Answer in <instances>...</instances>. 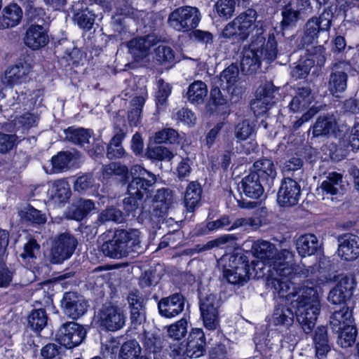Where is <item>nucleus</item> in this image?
Wrapping results in <instances>:
<instances>
[{"label": "nucleus", "instance_id": "1", "mask_svg": "<svg viewBox=\"0 0 359 359\" xmlns=\"http://www.w3.org/2000/svg\"><path fill=\"white\" fill-rule=\"evenodd\" d=\"M292 310L287 304H278L274 306L271 323L275 327L288 329L294 323V316L306 334H311L320 311V301L318 291L314 287H306L294 302Z\"/></svg>", "mask_w": 359, "mask_h": 359}, {"label": "nucleus", "instance_id": "2", "mask_svg": "<svg viewBox=\"0 0 359 359\" xmlns=\"http://www.w3.org/2000/svg\"><path fill=\"white\" fill-rule=\"evenodd\" d=\"M252 168L238 184V191L241 198L237 203L241 208H255L256 203L247 201L243 196L252 200L261 199L265 189L270 191L277 175L274 163L270 158H262L256 161Z\"/></svg>", "mask_w": 359, "mask_h": 359}, {"label": "nucleus", "instance_id": "3", "mask_svg": "<svg viewBox=\"0 0 359 359\" xmlns=\"http://www.w3.org/2000/svg\"><path fill=\"white\" fill-rule=\"evenodd\" d=\"M238 79L239 69L235 63L226 67L219 76L215 78V82L218 83L219 86H213L210 89L207 109L211 114L223 116L224 118L229 115L228 98L221 90L226 91L231 101L238 102L243 95L242 88L238 85Z\"/></svg>", "mask_w": 359, "mask_h": 359}, {"label": "nucleus", "instance_id": "4", "mask_svg": "<svg viewBox=\"0 0 359 359\" xmlns=\"http://www.w3.org/2000/svg\"><path fill=\"white\" fill-rule=\"evenodd\" d=\"M223 276L226 281L233 285H243L251 277H257V268L260 262L253 259L250 250L236 248L231 253L222 258Z\"/></svg>", "mask_w": 359, "mask_h": 359}, {"label": "nucleus", "instance_id": "5", "mask_svg": "<svg viewBox=\"0 0 359 359\" xmlns=\"http://www.w3.org/2000/svg\"><path fill=\"white\" fill-rule=\"evenodd\" d=\"M141 232L136 229H116L102 235V243L99 250L111 259L126 257L131 252H142Z\"/></svg>", "mask_w": 359, "mask_h": 359}, {"label": "nucleus", "instance_id": "6", "mask_svg": "<svg viewBox=\"0 0 359 359\" xmlns=\"http://www.w3.org/2000/svg\"><path fill=\"white\" fill-rule=\"evenodd\" d=\"M278 54V43L273 33L269 34L267 40L263 34H258L248 48L243 50L241 68L243 74L252 75L262 65V59L273 61Z\"/></svg>", "mask_w": 359, "mask_h": 359}, {"label": "nucleus", "instance_id": "7", "mask_svg": "<svg viewBox=\"0 0 359 359\" xmlns=\"http://www.w3.org/2000/svg\"><path fill=\"white\" fill-rule=\"evenodd\" d=\"M257 18V11L248 8L241 13L232 21L227 23L218 36L221 47H232L233 51H239L241 45L248 40L255 29Z\"/></svg>", "mask_w": 359, "mask_h": 359}, {"label": "nucleus", "instance_id": "8", "mask_svg": "<svg viewBox=\"0 0 359 359\" xmlns=\"http://www.w3.org/2000/svg\"><path fill=\"white\" fill-rule=\"evenodd\" d=\"M353 322L350 308L334 310L330 317V329L338 334L337 343L342 348L351 347L355 342L358 330Z\"/></svg>", "mask_w": 359, "mask_h": 359}, {"label": "nucleus", "instance_id": "9", "mask_svg": "<svg viewBox=\"0 0 359 359\" xmlns=\"http://www.w3.org/2000/svg\"><path fill=\"white\" fill-rule=\"evenodd\" d=\"M132 177L127 186L128 194L135 196L144 201L153 197L157 177L140 165L131 168Z\"/></svg>", "mask_w": 359, "mask_h": 359}, {"label": "nucleus", "instance_id": "10", "mask_svg": "<svg viewBox=\"0 0 359 359\" xmlns=\"http://www.w3.org/2000/svg\"><path fill=\"white\" fill-rule=\"evenodd\" d=\"M356 277L353 273L342 274L334 287L330 291L328 300L330 303L339 306V309L350 308L348 303L351 300L357 288Z\"/></svg>", "mask_w": 359, "mask_h": 359}, {"label": "nucleus", "instance_id": "11", "mask_svg": "<svg viewBox=\"0 0 359 359\" xmlns=\"http://www.w3.org/2000/svg\"><path fill=\"white\" fill-rule=\"evenodd\" d=\"M200 20L201 13L198 8L182 6L170 13L168 23L176 31L189 32L198 27Z\"/></svg>", "mask_w": 359, "mask_h": 359}, {"label": "nucleus", "instance_id": "12", "mask_svg": "<svg viewBox=\"0 0 359 359\" xmlns=\"http://www.w3.org/2000/svg\"><path fill=\"white\" fill-rule=\"evenodd\" d=\"M301 194L299 183L291 177H284L277 193V203L282 208L294 207L298 204Z\"/></svg>", "mask_w": 359, "mask_h": 359}, {"label": "nucleus", "instance_id": "13", "mask_svg": "<svg viewBox=\"0 0 359 359\" xmlns=\"http://www.w3.org/2000/svg\"><path fill=\"white\" fill-rule=\"evenodd\" d=\"M219 306L214 294H207L199 300V310L204 327L215 331L219 326Z\"/></svg>", "mask_w": 359, "mask_h": 359}, {"label": "nucleus", "instance_id": "14", "mask_svg": "<svg viewBox=\"0 0 359 359\" xmlns=\"http://www.w3.org/2000/svg\"><path fill=\"white\" fill-rule=\"evenodd\" d=\"M332 21L320 15L319 17H312L307 20L304 25L302 42L304 46L312 45L317 43L320 32L329 31Z\"/></svg>", "mask_w": 359, "mask_h": 359}, {"label": "nucleus", "instance_id": "15", "mask_svg": "<svg viewBox=\"0 0 359 359\" xmlns=\"http://www.w3.org/2000/svg\"><path fill=\"white\" fill-rule=\"evenodd\" d=\"M288 258H292L291 252L288 250H280L276 259L271 262L270 273H273L274 271L277 278L292 280L296 276V265L290 263Z\"/></svg>", "mask_w": 359, "mask_h": 359}, {"label": "nucleus", "instance_id": "16", "mask_svg": "<svg viewBox=\"0 0 359 359\" xmlns=\"http://www.w3.org/2000/svg\"><path fill=\"white\" fill-rule=\"evenodd\" d=\"M73 13L72 20L84 32L90 31L95 22L97 14L83 1H78L70 8Z\"/></svg>", "mask_w": 359, "mask_h": 359}, {"label": "nucleus", "instance_id": "17", "mask_svg": "<svg viewBox=\"0 0 359 359\" xmlns=\"http://www.w3.org/2000/svg\"><path fill=\"white\" fill-rule=\"evenodd\" d=\"M185 302L186 299L181 292L163 297L158 303L159 314L166 318H174L184 311Z\"/></svg>", "mask_w": 359, "mask_h": 359}, {"label": "nucleus", "instance_id": "18", "mask_svg": "<svg viewBox=\"0 0 359 359\" xmlns=\"http://www.w3.org/2000/svg\"><path fill=\"white\" fill-rule=\"evenodd\" d=\"M206 353V339L202 328H191L189 332L185 355L190 358H198Z\"/></svg>", "mask_w": 359, "mask_h": 359}, {"label": "nucleus", "instance_id": "19", "mask_svg": "<svg viewBox=\"0 0 359 359\" xmlns=\"http://www.w3.org/2000/svg\"><path fill=\"white\" fill-rule=\"evenodd\" d=\"M132 177L131 170L119 162H111L103 165L100 171L102 181L116 180L122 185L128 184Z\"/></svg>", "mask_w": 359, "mask_h": 359}, {"label": "nucleus", "instance_id": "20", "mask_svg": "<svg viewBox=\"0 0 359 359\" xmlns=\"http://www.w3.org/2000/svg\"><path fill=\"white\" fill-rule=\"evenodd\" d=\"M338 253L341 259L352 262L359 257V236L344 233L338 237Z\"/></svg>", "mask_w": 359, "mask_h": 359}, {"label": "nucleus", "instance_id": "21", "mask_svg": "<svg viewBox=\"0 0 359 359\" xmlns=\"http://www.w3.org/2000/svg\"><path fill=\"white\" fill-rule=\"evenodd\" d=\"M48 28L42 25H29L24 37L25 44L36 50L45 47L49 42Z\"/></svg>", "mask_w": 359, "mask_h": 359}, {"label": "nucleus", "instance_id": "22", "mask_svg": "<svg viewBox=\"0 0 359 359\" xmlns=\"http://www.w3.org/2000/svg\"><path fill=\"white\" fill-rule=\"evenodd\" d=\"M100 322L107 331L115 332L125 325V316L117 306H109L101 310Z\"/></svg>", "mask_w": 359, "mask_h": 359}, {"label": "nucleus", "instance_id": "23", "mask_svg": "<svg viewBox=\"0 0 359 359\" xmlns=\"http://www.w3.org/2000/svg\"><path fill=\"white\" fill-rule=\"evenodd\" d=\"M347 64L344 62L333 65L328 81V88L332 93H342L347 88L348 81Z\"/></svg>", "mask_w": 359, "mask_h": 359}, {"label": "nucleus", "instance_id": "24", "mask_svg": "<svg viewBox=\"0 0 359 359\" xmlns=\"http://www.w3.org/2000/svg\"><path fill=\"white\" fill-rule=\"evenodd\" d=\"M343 179L344 176L340 172L336 171L328 172L320 185L323 195L332 198L344 195L346 187Z\"/></svg>", "mask_w": 359, "mask_h": 359}, {"label": "nucleus", "instance_id": "25", "mask_svg": "<svg viewBox=\"0 0 359 359\" xmlns=\"http://www.w3.org/2000/svg\"><path fill=\"white\" fill-rule=\"evenodd\" d=\"M156 43V36L154 34H147L144 36L132 39L127 42L128 52L133 55L135 60H139L147 56L150 48Z\"/></svg>", "mask_w": 359, "mask_h": 359}, {"label": "nucleus", "instance_id": "26", "mask_svg": "<svg viewBox=\"0 0 359 359\" xmlns=\"http://www.w3.org/2000/svg\"><path fill=\"white\" fill-rule=\"evenodd\" d=\"M62 327L65 333L57 332L55 334V341L59 346L52 343L44 346L41 350V359H62V353L67 349V344L65 343L67 338V322L64 323Z\"/></svg>", "mask_w": 359, "mask_h": 359}, {"label": "nucleus", "instance_id": "27", "mask_svg": "<svg viewBox=\"0 0 359 359\" xmlns=\"http://www.w3.org/2000/svg\"><path fill=\"white\" fill-rule=\"evenodd\" d=\"M313 100L314 96L309 86H298L288 107L290 111L294 113L301 112L305 109L308 110Z\"/></svg>", "mask_w": 359, "mask_h": 359}, {"label": "nucleus", "instance_id": "28", "mask_svg": "<svg viewBox=\"0 0 359 359\" xmlns=\"http://www.w3.org/2000/svg\"><path fill=\"white\" fill-rule=\"evenodd\" d=\"M253 254V259H260L264 264H271V262L276 259L278 252L275 245L267 241L259 240L255 242L250 250Z\"/></svg>", "mask_w": 359, "mask_h": 359}, {"label": "nucleus", "instance_id": "29", "mask_svg": "<svg viewBox=\"0 0 359 359\" xmlns=\"http://www.w3.org/2000/svg\"><path fill=\"white\" fill-rule=\"evenodd\" d=\"M28 72L22 62L9 66L1 78V83L6 88H12L26 80Z\"/></svg>", "mask_w": 359, "mask_h": 359}, {"label": "nucleus", "instance_id": "30", "mask_svg": "<svg viewBox=\"0 0 359 359\" xmlns=\"http://www.w3.org/2000/svg\"><path fill=\"white\" fill-rule=\"evenodd\" d=\"M22 10L17 4L11 3L5 6L0 16V28L2 29L17 26L22 18Z\"/></svg>", "mask_w": 359, "mask_h": 359}, {"label": "nucleus", "instance_id": "31", "mask_svg": "<svg viewBox=\"0 0 359 359\" xmlns=\"http://www.w3.org/2000/svg\"><path fill=\"white\" fill-rule=\"evenodd\" d=\"M202 193L203 188L198 181H191L188 184L184 196V203L187 212L195 211L200 204Z\"/></svg>", "mask_w": 359, "mask_h": 359}, {"label": "nucleus", "instance_id": "32", "mask_svg": "<svg viewBox=\"0 0 359 359\" xmlns=\"http://www.w3.org/2000/svg\"><path fill=\"white\" fill-rule=\"evenodd\" d=\"M296 248L302 257H306L315 255L320 249V245L316 235L306 233L297 240Z\"/></svg>", "mask_w": 359, "mask_h": 359}, {"label": "nucleus", "instance_id": "33", "mask_svg": "<svg viewBox=\"0 0 359 359\" xmlns=\"http://www.w3.org/2000/svg\"><path fill=\"white\" fill-rule=\"evenodd\" d=\"M127 300L130 309V318L133 323L141 324L144 316L141 311L144 309V299L138 290L129 292Z\"/></svg>", "mask_w": 359, "mask_h": 359}, {"label": "nucleus", "instance_id": "34", "mask_svg": "<svg viewBox=\"0 0 359 359\" xmlns=\"http://www.w3.org/2000/svg\"><path fill=\"white\" fill-rule=\"evenodd\" d=\"M67 259V231L55 239L50 253V262L53 264L62 263Z\"/></svg>", "mask_w": 359, "mask_h": 359}, {"label": "nucleus", "instance_id": "35", "mask_svg": "<svg viewBox=\"0 0 359 359\" xmlns=\"http://www.w3.org/2000/svg\"><path fill=\"white\" fill-rule=\"evenodd\" d=\"M313 341L316 349V355L318 358L326 357L330 351L327 336V330L325 326H318L314 332Z\"/></svg>", "mask_w": 359, "mask_h": 359}, {"label": "nucleus", "instance_id": "36", "mask_svg": "<svg viewBox=\"0 0 359 359\" xmlns=\"http://www.w3.org/2000/svg\"><path fill=\"white\" fill-rule=\"evenodd\" d=\"M48 175L62 173L67 170V151H58L43 166Z\"/></svg>", "mask_w": 359, "mask_h": 359}, {"label": "nucleus", "instance_id": "37", "mask_svg": "<svg viewBox=\"0 0 359 359\" xmlns=\"http://www.w3.org/2000/svg\"><path fill=\"white\" fill-rule=\"evenodd\" d=\"M153 203L155 204V209L161 213L168 212L172 204V194L168 188H161L153 194Z\"/></svg>", "mask_w": 359, "mask_h": 359}, {"label": "nucleus", "instance_id": "38", "mask_svg": "<svg viewBox=\"0 0 359 359\" xmlns=\"http://www.w3.org/2000/svg\"><path fill=\"white\" fill-rule=\"evenodd\" d=\"M48 319L45 309H33L27 317L28 327L36 334H39L46 326Z\"/></svg>", "mask_w": 359, "mask_h": 359}, {"label": "nucleus", "instance_id": "39", "mask_svg": "<svg viewBox=\"0 0 359 359\" xmlns=\"http://www.w3.org/2000/svg\"><path fill=\"white\" fill-rule=\"evenodd\" d=\"M207 94L208 88L205 83L202 81H194L188 87L187 97L192 104H202Z\"/></svg>", "mask_w": 359, "mask_h": 359}, {"label": "nucleus", "instance_id": "40", "mask_svg": "<svg viewBox=\"0 0 359 359\" xmlns=\"http://www.w3.org/2000/svg\"><path fill=\"white\" fill-rule=\"evenodd\" d=\"M292 280H286L280 278L273 276V273H269L266 277V284L267 287L272 290L273 293L277 294L280 298L286 297L290 289V283Z\"/></svg>", "mask_w": 359, "mask_h": 359}, {"label": "nucleus", "instance_id": "41", "mask_svg": "<svg viewBox=\"0 0 359 359\" xmlns=\"http://www.w3.org/2000/svg\"><path fill=\"white\" fill-rule=\"evenodd\" d=\"M93 135L92 129L69 126V142L80 147H83L85 144H89V140Z\"/></svg>", "mask_w": 359, "mask_h": 359}, {"label": "nucleus", "instance_id": "42", "mask_svg": "<svg viewBox=\"0 0 359 359\" xmlns=\"http://www.w3.org/2000/svg\"><path fill=\"white\" fill-rule=\"evenodd\" d=\"M292 4L293 0H284V5H283L281 11L282 20L280 22L283 29L295 25L299 18L300 13L298 10L292 8Z\"/></svg>", "mask_w": 359, "mask_h": 359}, {"label": "nucleus", "instance_id": "43", "mask_svg": "<svg viewBox=\"0 0 359 359\" xmlns=\"http://www.w3.org/2000/svg\"><path fill=\"white\" fill-rule=\"evenodd\" d=\"M154 141L158 144H180L182 137L177 130L164 128L154 133Z\"/></svg>", "mask_w": 359, "mask_h": 359}, {"label": "nucleus", "instance_id": "44", "mask_svg": "<svg viewBox=\"0 0 359 359\" xmlns=\"http://www.w3.org/2000/svg\"><path fill=\"white\" fill-rule=\"evenodd\" d=\"M142 348L136 339H130L123 342L121 345L118 359H140Z\"/></svg>", "mask_w": 359, "mask_h": 359}, {"label": "nucleus", "instance_id": "45", "mask_svg": "<svg viewBox=\"0 0 359 359\" xmlns=\"http://www.w3.org/2000/svg\"><path fill=\"white\" fill-rule=\"evenodd\" d=\"M109 39L110 38L108 37V35L104 32L95 34L94 31L93 33L88 34L85 41L86 44L89 46L93 50H95V54L98 55L104 48L109 46Z\"/></svg>", "mask_w": 359, "mask_h": 359}, {"label": "nucleus", "instance_id": "46", "mask_svg": "<svg viewBox=\"0 0 359 359\" xmlns=\"http://www.w3.org/2000/svg\"><path fill=\"white\" fill-rule=\"evenodd\" d=\"M51 198L55 202L63 203L67 202V177L55 180L50 189Z\"/></svg>", "mask_w": 359, "mask_h": 359}, {"label": "nucleus", "instance_id": "47", "mask_svg": "<svg viewBox=\"0 0 359 359\" xmlns=\"http://www.w3.org/2000/svg\"><path fill=\"white\" fill-rule=\"evenodd\" d=\"M334 121L328 116H318L313 126V135L314 137L325 136L333 131Z\"/></svg>", "mask_w": 359, "mask_h": 359}, {"label": "nucleus", "instance_id": "48", "mask_svg": "<svg viewBox=\"0 0 359 359\" xmlns=\"http://www.w3.org/2000/svg\"><path fill=\"white\" fill-rule=\"evenodd\" d=\"M25 16L27 22L29 25L46 26V13L42 8L34 7L29 4L25 8Z\"/></svg>", "mask_w": 359, "mask_h": 359}, {"label": "nucleus", "instance_id": "49", "mask_svg": "<svg viewBox=\"0 0 359 359\" xmlns=\"http://www.w3.org/2000/svg\"><path fill=\"white\" fill-rule=\"evenodd\" d=\"M242 236L240 233L224 234L213 240L208 241L203 247V250H210L214 248H222L225 244L236 245V241L241 240Z\"/></svg>", "mask_w": 359, "mask_h": 359}, {"label": "nucleus", "instance_id": "50", "mask_svg": "<svg viewBox=\"0 0 359 359\" xmlns=\"http://www.w3.org/2000/svg\"><path fill=\"white\" fill-rule=\"evenodd\" d=\"M94 208L95 203L92 200L85 199L81 201L72 214L69 212V219L80 222L86 217Z\"/></svg>", "mask_w": 359, "mask_h": 359}, {"label": "nucleus", "instance_id": "51", "mask_svg": "<svg viewBox=\"0 0 359 359\" xmlns=\"http://www.w3.org/2000/svg\"><path fill=\"white\" fill-rule=\"evenodd\" d=\"M76 300H71L69 297V318L77 320L86 311L88 306V302L83 296L76 297Z\"/></svg>", "mask_w": 359, "mask_h": 359}, {"label": "nucleus", "instance_id": "52", "mask_svg": "<svg viewBox=\"0 0 359 359\" xmlns=\"http://www.w3.org/2000/svg\"><path fill=\"white\" fill-rule=\"evenodd\" d=\"M154 59L161 65L172 66L175 61V53L169 46H159L154 51Z\"/></svg>", "mask_w": 359, "mask_h": 359}, {"label": "nucleus", "instance_id": "53", "mask_svg": "<svg viewBox=\"0 0 359 359\" xmlns=\"http://www.w3.org/2000/svg\"><path fill=\"white\" fill-rule=\"evenodd\" d=\"M146 156L149 159L157 161H170L174 157L173 153L163 146L147 147Z\"/></svg>", "mask_w": 359, "mask_h": 359}, {"label": "nucleus", "instance_id": "54", "mask_svg": "<svg viewBox=\"0 0 359 359\" xmlns=\"http://www.w3.org/2000/svg\"><path fill=\"white\" fill-rule=\"evenodd\" d=\"M22 219L27 222L36 224H43L46 222V217L41 211L28 204L24 211L20 213Z\"/></svg>", "mask_w": 359, "mask_h": 359}, {"label": "nucleus", "instance_id": "55", "mask_svg": "<svg viewBox=\"0 0 359 359\" xmlns=\"http://www.w3.org/2000/svg\"><path fill=\"white\" fill-rule=\"evenodd\" d=\"M126 215L118 208L111 206L102 211L100 215L102 222H114L117 224L123 223L126 219Z\"/></svg>", "mask_w": 359, "mask_h": 359}, {"label": "nucleus", "instance_id": "56", "mask_svg": "<svg viewBox=\"0 0 359 359\" xmlns=\"http://www.w3.org/2000/svg\"><path fill=\"white\" fill-rule=\"evenodd\" d=\"M343 140L346 142L347 147L353 151L359 150V121L355 122L353 126L344 134Z\"/></svg>", "mask_w": 359, "mask_h": 359}, {"label": "nucleus", "instance_id": "57", "mask_svg": "<svg viewBox=\"0 0 359 359\" xmlns=\"http://www.w3.org/2000/svg\"><path fill=\"white\" fill-rule=\"evenodd\" d=\"M236 0H218L214 8L220 18H230L235 11Z\"/></svg>", "mask_w": 359, "mask_h": 359}, {"label": "nucleus", "instance_id": "58", "mask_svg": "<svg viewBox=\"0 0 359 359\" xmlns=\"http://www.w3.org/2000/svg\"><path fill=\"white\" fill-rule=\"evenodd\" d=\"M92 52H90V54ZM92 57L91 55H88L87 48H74L69 51V61L72 62V67H76L79 65H84Z\"/></svg>", "mask_w": 359, "mask_h": 359}, {"label": "nucleus", "instance_id": "59", "mask_svg": "<svg viewBox=\"0 0 359 359\" xmlns=\"http://www.w3.org/2000/svg\"><path fill=\"white\" fill-rule=\"evenodd\" d=\"M145 103V99L143 96H135L131 100L133 108L128 112V120L130 123H134L136 126L139 122L142 112V109Z\"/></svg>", "mask_w": 359, "mask_h": 359}, {"label": "nucleus", "instance_id": "60", "mask_svg": "<svg viewBox=\"0 0 359 359\" xmlns=\"http://www.w3.org/2000/svg\"><path fill=\"white\" fill-rule=\"evenodd\" d=\"M171 92V86L168 83L165 82L163 79H160L158 81V90L155 95L156 104L157 106L165 104Z\"/></svg>", "mask_w": 359, "mask_h": 359}, {"label": "nucleus", "instance_id": "61", "mask_svg": "<svg viewBox=\"0 0 359 359\" xmlns=\"http://www.w3.org/2000/svg\"><path fill=\"white\" fill-rule=\"evenodd\" d=\"M187 332V320L184 318L170 325L168 329V335L176 340H180Z\"/></svg>", "mask_w": 359, "mask_h": 359}, {"label": "nucleus", "instance_id": "62", "mask_svg": "<svg viewBox=\"0 0 359 359\" xmlns=\"http://www.w3.org/2000/svg\"><path fill=\"white\" fill-rule=\"evenodd\" d=\"M143 201L142 199H139L135 196L128 194V196L123 200V208L126 216L129 217L130 215H132L134 217Z\"/></svg>", "mask_w": 359, "mask_h": 359}, {"label": "nucleus", "instance_id": "63", "mask_svg": "<svg viewBox=\"0 0 359 359\" xmlns=\"http://www.w3.org/2000/svg\"><path fill=\"white\" fill-rule=\"evenodd\" d=\"M87 154L93 159L100 158L105 152V143L101 137H93L92 144L88 146Z\"/></svg>", "mask_w": 359, "mask_h": 359}, {"label": "nucleus", "instance_id": "64", "mask_svg": "<svg viewBox=\"0 0 359 359\" xmlns=\"http://www.w3.org/2000/svg\"><path fill=\"white\" fill-rule=\"evenodd\" d=\"M276 90L278 88L273 86L272 82H266L257 88L255 96L274 104L276 102L273 100V94Z\"/></svg>", "mask_w": 359, "mask_h": 359}]
</instances>
